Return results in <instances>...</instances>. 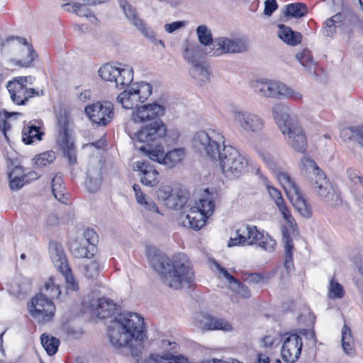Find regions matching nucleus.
<instances>
[{
	"label": "nucleus",
	"instance_id": "c85d7f7f",
	"mask_svg": "<svg viewBox=\"0 0 363 363\" xmlns=\"http://www.w3.org/2000/svg\"><path fill=\"white\" fill-rule=\"evenodd\" d=\"M216 268L223 274L225 279L228 281L230 289L237 293L240 296L247 298L250 296L251 293L247 286L242 284L238 279L234 278L228 272L219 264L216 263Z\"/></svg>",
	"mask_w": 363,
	"mask_h": 363
},
{
	"label": "nucleus",
	"instance_id": "6ab92c4d",
	"mask_svg": "<svg viewBox=\"0 0 363 363\" xmlns=\"http://www.w3.org/2000/svg\"><path fill=\"white\" fill-rule=\"evenodd\" d=\"M164 113V107L159 104L152 103L147 104L138 107L132 112L131 121L128 123L125 130L133 140L135 133H131L129 130V125L131 123H140L147 121L154 120ZM137 132H135L136 133Z\"/></svg>",
	"mask_w": 363,
	"mask_h": 363
},
{
	"label": "nucleus",
	"instance_id": "bb28decb",
	"mask_svg": "<svg viewBox=\"0 0 363 363\" xmlns=\"http://www.w3.org/2000/svg\"><path fill=\"white\" fill-rule=\"evenodd\" d=\"M206 48L204 49L196 43L186 41L182 52L184 60L190 65V66L203 61L202 53L206 54Z\"/></svg>",
	"mask_w": 363,
	"mask_h": 363
},
{
	"label": "nucleus",
	"instance_id": "0eeeda50",
	"mask_svg": "<svg viewBox=\"0 0 363 363\" xmlns=\"http://www.w3.org/2000/svg\"><path fill=\"white\" fill-rule=\"evenodd\" d=\"M1 54L5 64L28 67L38 57L33 46L23 38L11 35L1 41Z\"/></svg>",
	"mask_w": 363,
	"mask_h": 363
},
{
	"label": "nucleus",
	"instance_id": "f257e3e1",
	"mask_svg": "<svg viewBox=\"0 0 363 363\" xmlns=\"http://www.w3.org/2000/svg\"><path fill=\"white\" fill-rule=\"evenodd\" d=\"M224 143L225 137L216 130L199 131L193 140L196 150L205 152L212 160L218 159L222 173L226 177H239L247 171L248 160L238 150Z\"/></svg>",
	"mask_w": 363,
	"mask_h": 363
},
{
	"label": "nucleus",
	"instance_id": "7ed1b4c3",
	"mask_svg": "<svg viewBox=\"0 0 363 363\" xmlns=\"http://www.w3.org/2000/svg\"><path fill=\"white\" fill-rule=\"evenodd\" d=\"M146 255L150 265L160 275L166 286L179 289L189 288L194 284V272L184 255H178L172 261L155 247L148 246L146 248Z\"/></svg>",
	"mask_w": 363,
	"mask_h": 363
},
{
	"label": "nucleus",
	"instance_id": "de8ad7c7",
	"mask_svg": "<svg viewBox=\"0 0 363 363\" xmlns=\"http://www.w3.org/2000/svg\"><path fill=\"white\" fill-rule=\"evenodd\" d=\"M308 13V7L303 3H293L286 6L285 15L294 18H301Z\"/></svg>",
	"mask_w": 363,
	"mask_h": 363
},
{
	"label": "nucleus",
	"instance_id": "cd10ccee",
	"mask_svg": "<svg viewBox=\"0 0 363 363\" xmlns=\"http://www.w3.org/2000/svg\"><path fill=\"white\" fill-rule=\"evenodd\" d=\"M91 307L92 313L101 319L111 316L116 310V304L112 300L104 297L93 302Z\"/></svg>",
	"mask_w": 363,
	"mask_h": 363
},
{
	"label": "nucleus",
	"instance_id": "4d7b16f0",
	"mask_svg": "<svg viewBox=\"0 0 363 363\" xmlns=\"http://www.w3.org/2000/svg\"><path fill=\"white\" fill-rule=\"evenodd\" d=\"M337 27V25L334 24L330 20L327 19L323 28V35L329 38L333 37L336 32Z\"/></svg>",
	"mask_w": 363,
	"mask_h": 363
},
{
	"label": "nucleus",
	"instance_id": "a18cd8bd",
	"mask_svg": "<svg viewBox=\"0 0 363 363\" xmlns=\"http://www.w3.org/2000/svg\"><path fill=\"white\" fill-rule=\"evenodd\" d=\"M196 33L200 43L205 48L213 47V41L211 30L204 25L199 26L196 28Z\"/></svg>",
	"mask_w": 363,
	"mask_h": 363
},
{
	"label": "nucleus",
	"instance_id": "2f4dec72",
	"mask_svg": "<svg viewBox=\"0 0 363 363\" xmlns=\"http://www.w3.org/2000/svg\"><path fill=\"white\" fill-rule=\"evenodd\" d=\"M189 73L199 83L205 84L210 82L211 72L205 60L191 65Z\"/></svg>",
	"mask_w": 363,
	"mask_h": 363
},
{
	"label": "nucleus",
	"instance_id": "0e129e2a",
	"mask_svg": "<svg viewBox=\"0 0 363 363\" xmlns=\"http://www.w3.org/2000/svg\"><path fill=\"white\" fill-rule=\"evenodd\" d=\"M348 178L354 184H357L358 180L360 179V176L358 174L357 172L354 169H350L347 172Z\"/></svg>",
	"mask_w": 363,
	"mask_h": 363
},
{
	"label": "nucleus",
	"instance_id": "5fc2aeb1",
	"mask_svg": "<svg viewBox=\"0 0 363 363\" xmlns=\"http://www.w3.org/2000/svg\"><path fill=\"white\" fill-rule=\"evenodd\" d=\"M340 137L345 141L357 139V126L345 128L342 129L340 131Z\"/></svg>",
	"mask_w": 363,
	"mask_h": 363
},
{
	"label": "nucleus",
	"instance_id": "dca6fc26",
	"mask_svg": "<svg viewBox=\"0 0 363 363\" xmlns=\"http://www.w3.org/2000/svg\"><path fill=\"white\" fill-rule=\"evenodd\" d=\"M99 74L103 80L114 83L117 88L121 89L129 85L133 79V69L127 65L117 67L111 64H105L100 67Z\"/></svg>",
	"mask_w": 363,
	"mask_h": 363
},
{
	"label": "nucleus",
	"instance_id": "69168bd1",
	"mask_svg": "<svg viewBox=\"0 0 363 363\" xmlns=\"http://www.w3.org/2000/svg\"><path fill=\"white\" fill-rule=\"evenodd\" d=\"M11 128V125L6 119H1L0 118V130L4 132L5 136L6 137V130Z\"/></svg>",
	"mask_w": 363,
	"mask_h": 363
},
{
	"label": "nucleus",
	"instance_id": "c03bdc74",
	"mask_svg": "<svg viewBox=\"0 0 363 363\" xmlns=\"http://www.w3.org/2000/svg\"><path fill=\"white\" fill-rule=\"evenodd\" d=\"M41 344L48 355H53L57 351L60 340L48 334H43Z\"/></svg>",
	"mask_w": 363,
	"mask_h": 363
},
{
	"label": "nucleus",
	"instance_id": "3c124183",
	"mask_svg": "<svg viewBox=\"0 0 363 363\" xmlns=\"http://www.w3.org/2000/svg\"><path fill=\"white\" fill-rule=\"evenodd\" d=\"M133 89L140 96V99L143 103L151 95L152 91V86L150 84L145 82H141L133 86Z\"/></svg>",
	"mask_w": 363,
	"mask_h": 363
},
{
	"label": "nucleus",
	"instance_id": "a878e982",
	"mask_svg": "<svg viewBox=\"0 0 363 363\" xmlns=\"http://www.w3.org/2000/svg\"><path fill=\"white\" fill-rule=\"evenodd\" d=\"M250 245L256 244L265 251L272 252L277 245L275 240L259 231L256 226L250 225Z\"/></svg>",
	"mask_w": 363,
	"mask_h": 363
},
{
	"label": "nucleus",
	"instance_id": "8fccbe9b",
	"mask_svg": "<svg viewBox=\"0 0 363 363\" xmlns=\"http://www.w3.org/2000/svg\"><path fill=\"white\" fill-rule=\"evenodd\" d=\"M328 296L332 299H341L345 296V290L342 285L334 277H332L330 280Z\"/></svg>",
	"mask_w": 363,
	"mask_h": 363
},
{
	"label": "nucleus",
	"instance_id": "423d86ee",
	"mask_svg": "<svg viewBox=\"0 0 363 363\" xmlns=\"http://www.w3.org/2000/svg\"><path fill=\"white\" fill-rule=\"evenodd\" d=\"M272 112L286 143L295 151L305 152L308 147L306 135L297 121L291 117L289 107L277 103L272 106Z\"/></svg>",
	"mask_w": 363,
	"mask_h": 363
},
{
	"label": "nucleus",
	"instance_id": "b1692460",
	"mask_svg": "<svg viewBox=\"0 0 363 363\" xmlns=\"http://www.w3.org/2000/svg\"><path fill=\"white\" fill-rule=\"evenodd\" d=\"M120 5L122 7L126 18L147 38H155V32L138 16L135 9L125 1H121Z\"/></svg>",
	"mask_w": 363,
	"mask_h": 363
},
{
	"label": "nucleus",
	"instance_id": "f8f14e48",
	"mask_svg": "<svg viewBox=\"0 0 363 363\" xmlns=\"http://www.w3.org/2000/svg\"><path fill=\"white\" fill-rule=\"evenodd\" d=\"M72 123V121L69 113L65 112L58 115L56 125L57 142L62 149L69 163L74 164L77 162L76 150L73 142L70 141L69 134Z\"/></svg>",
	"mask_w": 363,
	"mask_h": 363
},
{
	"label": "nucleus",
	"instance_id": "603ef678",
	"mask_svg": "<svg viewBox=\"0 0 363 363\" xmlns=\"http://www.w3.org/2000/svg\"><path fill=\"white\" fill-rule=\"evenodd\" d=\"M72 11L74 12L77 16L86 17L89 19L91 23H96L97 18L95 16L89 11L88 7L84 4H74L72 6Z\"/></svg>",
	"mask_w": 363,
	"mask_h": 363
},
{
	"label": "nucleus",
	"instance_id": "4468645a",
	"mask_svg": "<svg viewBox=\"0 0 363 363\" xmlns=\"http://www.w3.org/2000/svg\"><path fill=\"white\" fill-rule=\"evenodd\" d=\"M31 79L32 77L30 76L18 77L8 82L6 88L14 104L17 105H25L29 98L44 94L43 90L39 91L26 86L27 82L31 81Z\"/></svg>",
	"mask_w": 363,
	"mask_h": 363
},
{
	"label": "nucleus",
	"instance_id": "473e14b6",
	"mask_svg": "<svg viewBox=\"0 0 363 363\" xmlns=\"http://www.w3.org/2000/svg\"><path fill=\"white\" fill-rule=\"evenodd\" d=\"M278 36L286 44L296 46L301 43L302 35L299 32L292 30V29L284 24L278 26Z\"/></svg>",
	"mask_w": 363,
	"mask_h": 363
},
{
	"label": "nucleus",
	"instance_id": "052dcab7",
	"mask_svg": "<svg viewBox=\"0 0 363 363\" xmlns=\"http://www.w3.org/2000/svg\"><path fill=\"white\" fill-rule=\"evenodd\" d=\"M278 8L276 0H266L264 2V13L271 16L273 12Z\"/></svg>",
	"mask_w": 363,
	"mask_h": 363
},
{
	"label": "nucleus",
	"instance_id": "bf43d9fd",
	"mask_svg": "<svg viewBox=\"0 0 363 363\" xmlns=\"http://www.w3.org/2000/svg\"><path fill=\"white\" fill-rule=\"evenodd\" d=\"M243 276L242 279L250 284H258L264 279V277L258 273H245Z\"/></svg>",
	"mask_w": 363,
	"mask_h": 363
},
{
	"label": "nucleus",
	"instance_id": "39448f33",
	"mask_svg": "<svg viewBox=\"0 0 363 363\" xmlns=\"http://www.w3.org/2000/svg\"><path fill=\"white\" fill-rule=\"evenodd\" d=\"M259 157L276 176L287 196L297 211L305 218L311 216V211L299 188L288 173L284 171V161L277 152L262 151Z\"/></svg>",
	"mask_w": 363,
	"mask_h": 363
},
{
	"label": "nucleus",
	"instance_id": "393cba45",
	"mask_svg": "<svg viewBox=\"0 0 363 363\" xmlns=\"http://www.w3.org/2000/svg\"><path fill=\"white\" fill-rule=\"evenodd\" d=\"M219 199V194L216 189H206L199 199V203L194 206L196 209L203 213L208 216H211L215 209V203Z\"/></svg>",
	"mask_w": 363,
	"mask_h": 363
},
{
	"label": "nucleus",
	"instance_id": "49530a36",
	"mask_svg": "<svg viewBox=\"0 0 363 363\" xmlns=\"http://www.w3.org/2000/svg\"><path fill=\"white\" fill-rule=\"evenodd\" d=\"M187 202V198L180 190H174L169 198L167 207L171 209H180Z\"/></svg>",
	"mask_w": 363,
	"mask_h": 363
},
{
	"label": "nucleus",
	"instance_id": "4be33fe9",
	"mask_svg": "<svg viewBox=\"0 0 363 363\" xmlns=\"http://www.w3.org/2000/svg\"><path fill=\"white\" fill-rule=\"evenodd\" d=\"M103 180V164L99 160L89 162L86 171L85 186L91 193L96 192L101 186Z\"/></svg>",
	"mask_w": 363,
	"mask_h": 363
},
{
	"label": "nucleus",
	"instance_id": "4c0bfd02",
	"mask_svg": "<svg viewBox=\"0 0 363 363\" xmlns=\"http://www.w3.org/2000/svg\"><path fill=\"white\" fill-rule=\"evenodd\" d=\"M137 202L150 211L160 213L159 208L156 203L151 199L146 196L142 191L140 186L135 184L133 186Z\"/></svg>",
	"mask_w": 363,
	"mask_h": 363
},
{
	"label": "nucleus",
	"instance_id": "e2e57ef3",
	"mask_svg": "<svg viewBox=\"0 0 363 363\" xmlns=\"http://www.w3.org/2000/svg\"><path fill=\"white\" fill-rule=\"evenodd\" d=\"M299 335L304 336L306 339L311 340L313 345H315L316 338L315 332L313 330L301 329L299 330Z\"/></svg>",
	"mask_w": 363,
	"mask_h": 363
},
{
	"label": "nucleus",
	"instance_id": "7c9ffc66",
	"mask_svg": "<svg viewBox=\"0 0 363 363\" xmlns=\"http://www.w3.org/2000/svg\"><path fill=\"white\" fill-rule=\"evenodd\" d=\"M94 246L91 244L90 239H83L81 240H75L70 243V250L74 257L77 258L88 259L93 257V253H90L91 248Z\"/></svg>",
	"mask_w": 363,
	"mask_h": 363
},
{
	"label": "nucleus",
	"instance_id": "a211bd4d",
	"mask_svg": "<svg viewBox=\"0 0 363 363\" xmlns=\"http://www.w3.org/2000/svg\"><path fill=\"white\" fill-rule=\"evenodd\" d=\"M85 113L98 126H106L114 117L113 104L108 101H97L85 107Z\"/></svg>",
	"mask_w": 363,
	"mask_h": 363
},
{
	"label": "nucleus",
	"instance_id": "ea45409f",
	"mask_svg": "<svg viewBox=\"0 0 363 363\" xmlns=\"http://www.w3.org/2000/svg\"><path fill=\"white\" fill-rule=\"evenodd\" d=\"M40 293H43L45 297L49 300L58 298L61 294L59 284L57 283L56 279L53 277H50L49 279L45 283L43 289Z\"/></svg>",
	"mask_w": 363,
	"mask_h": 363
},
{
	"label": "nucleus",
	"instance_id": "a19ab883",
	"mask_svg": "<svg viewBox=\"0 0 363 363\" xmlns=\"http://www.w3.org/2000/svg\"><path fill=\"white\" fill-rule=\"evenodd\" d=\"M303 169L308 174L309 182L313 178L323 175L324 172L317 166L315 162L307 156H303L301 160Z\"/></svg>",
	"mask_w": 363,
	"mask_h": 363
},
{
	"label": "nucleus",
	"instance_id": "37998d69",
	"mask_svg": "<svg viewBox=\"0 0 363 363\" xmlns=\"http://www.w3.org/2000/svg\"><path fill=\"white\" fill-rule=\"evenodd\" d=\"M52 191L55 197L59 201L65 203L67 201V196H66L65 191V189L62 184V179L61 175L56 174L52 181Z\"/></svg>",
	"mask_w": 363,
	"mask_h": 363
},
{
	"label": "nucleus",
	"instance_id": "412c9836",
	"mask_svg": "<svg viewBox=\"0 0 363 363\" xmlns=\"http://www.w3.org/2000/svg\"><path fill=\"white\" fill-rule=\"evenodd\" d=\"M194 325L202 330H221L230 331L231 324L223 318H214L206 313H199L194 316Z\"/></svg>",
	"mask_w": 363,
	"mask_h": 363
},
{
	"label": "nucleus",
	"instance_id": "ddd939ff",
	"mask_svg": "<svg viewBox=\"0 0 363 363\" xmlns=\"http://www.w3.org/2000/svg\"><path fill=\"white\" fill-rule=\"evenodd\" d=\"M28 307L31 317L40 324L52 321L55 314V304L52 301L45 297L43 293L36 294Z\"/></svg>",
	"mask_w": 363,
	"mask_h": 363
},
{
	"label": "nucleus",
	"instance_id": "680f3d73",
	"mask_svg": "<svg viewBox=\"0 0 363 363\" xmlns=\"http://www.w3.org/2000/svg\"><path fill=\"white\" fill-rule=\"evenodd\" d=\"M186 25L184 21H174L164 25L165 30L169 33H172L175 30L184 27Z\"/></svg>",
	"mask_w": 363,
	"mask_h": 363
},
{
	"label": "nucleus",
	"instance_id": "72a5a7b5",
	"mask_svg": "<svg viewBox=\"0 0 363 363\" xmlns=\"http://www.w3.org/2000/svg\"><path fill=\"white\" fill-rule=\"evenodd\" d=\"M82 274L87 278L93 279L96 278L101 270L103 269V264L96 259H86L80 265Z\"/></svg>",
	"mask_w": 363,
	"mask_h": 363
},
{
	"label": "nucleus",
	"instance_id": "338daca9",
	"mask_svg": "<svg viewBox=\"0 0 363 363\" xmlns=\"http://www.w3.org/2000/svg\"><path fill=\"white\" fill-rule=\"evenodd\" d=\"M257 363H269V358L266 354H259Z\"/></svg>",
	"mask_w": 363,
	"mask_h": 363
},
{
	"label": "nucleus",
	"instance_id": "e433bc0d",
	"mask_svg": "<svg viewBox=\"0 0 363 363\" xmlns=\"http://www.w3.org/2000/svg\"><path fill=\"white\" fill-rule=\"evenodd\" d=\"M250 225H242L235 231V236L231 237L228 246L237 245H250Z\"/></svg>",
	"mask_w": 363,
	"mask_h": 363
},
{
	"label": "nucleus",
	"instance_id": "58836bf2",
	"mask_svg": "<svg viewBox=\"0 0 363 363\" xmlns=\"http://www.w3.org/2000/svg\"><path fill=\"white\" fill-rule=\"evenodd\" d=\"M342 347L347 355L354 356L355 354L354 340L350 328L345 325L342 328Z\"/></svg>",
	"mask_w": 363,
	"mask_h": 363
},
{
	"label": "nucleus",
	"instance_id": "f3484780",
	"mask_svg": "<svg viewBox=\"0 0 363 363\" xmlns=\"http://www.w3.org/2000/svg\"><path fill=\"white\" fill-rule=\"evenodd\" d=\"M50 259L57 269L65 279L66 289L67 291H75L79 289L78 284L72 274L68 262L61 246L52 244L50 246Z\"/></svg>",
	"mask_w": 363,
	"mask_h": 363
},
{
	"label": "nucleus",
	"instance_id": "f704fd0d",
	"mask_svg": "<svg viewBox=\"0 0 363 363\" xmlns=\"http://www.w3.org/2000/svg\"><path fill=\"white\" fill-rule=\"evenodd\" d=\"M208 217L209 216L193 207L186 215L184 223L188 224L194 230H199L205 225L206 220Z\"/></svg>",
	"mask_w": 363,
	"mask_h": 363
},
{
	"label": "nucleus",
	"instance_id": "09e8293b",
	"mask_svg": "<svg viewBox=\"0 0 363 363\" xmlns=\"http://www.w3.org/2000/svg\"><path fill=\"white\" fill-rule=\"evenodd\" d=\"M43 134L44 133L40 132L37 126L30 125L23 129L22 140L26 144L29 145L31 144L35 139L41 140Z\"/></svg>",
	"mask_w": 363,
	"mask_h": 363
},
{
	"label": "nucleus",
	"instance_id": "c9c22d12",
	"mask_svg": "<svg viewBox=\"0 0 363 363\" xmlns=\"http://www.w3.org/2000/svg\"><path fill=\"white\" fill-rule=\"evenodd\" d=\"M296 60L310 74H315L316 62L313 60L311 51L306 48L296 55Z\"/></svg>",
	"mask_w": 363,
	"mask_h": 363
},
{
	"label": "nucleus",
	"instance_id": "79ce46f5",
	"mask_svg": "<svg viewBox=\"0 0 363 363\" xmlns=\"http://www.w3.org/2000/svg\"><path fill=\"white\" fill-rule=\"evenodd\" d=\"M9 185L12 190H18L24 185L25 174L21 167L16 166L9 174Z\"/></svg>",
	"mask_w": 363,
	"mask_h": 363
},
{
	"label": "nucleus",
	"instance_id": "864d4df0",
	"mask_svg": "<svg viewBox=\"0 0 363 363\" xmlns=\"http://www.w3.org/2000/svg\"><path fill=\"white\" fill-rule=\"evenodd\" d=\"M55 153L53 151L43 152L35 157V164L38 167H45L54 161Z\"/></svg>",
	"mask_w": 363,
	"mask_h": 363
},
{
	"label": "nucleus",
	"instance_id": "774afa93",
	"mask_svg": "<svg viewBox=\"0 0 363 363\" xmlns=\"http://www.w3.org/2000/svg\"><path fill=\"white\" fill-rule=\"evenodd\" d=\"M357 139L361 140L359 143L363 146V125L360 126H357Z\"/></svg>",
	"mask_w": 363,
	"mask_h": 363
},
{
	"label": "nucleus",
	"instance_id": "aec40b11",
	"mask_svg": "<svg viewBox=\"0 0 363 363\" xmlns=\"http://www.w3.org/2000/svg\"><path fill=\"white\" fill-rule=\"evenodd\" d=\"M302 339L299 335L292 333L284 339L281 347V357L286 362L293 363L297 361L301 353Z\"/></svg>",
	"mask_w": 363,
	"mask_h": 363
},
{
	"label": "nucleus",
	"instance_id": "9b49d317",
	"mask_svg": "<svg viewBox=\"0 0 363 363\" xmlns=\"http://www.w3.org/2000/svg\"><path fill=\"white\" fill-rule=\"evenodd\" d=\"M277 207L286 222V225L282 226L281 230L282 240L284 243V267L289 273L294 269L293 252L294 247L291 235L296 237L298 235V227L285 203Z\"/></svg>",
	"mask_w": 363,
	"mask_h": 363
},
{
	"label": "nucleus",
	"instance_id": "6e6552de",
	"mask_svg": "<svg viewBox=\"0 0 363 363\" xmlns=\"http://www.w3.org/2000/svg\"><path fill=\"white\" fill-rule=\"evenodd\" d=\"M250 87L258 96L264 99H291L301 101L302 94L284 83L268 79H259L250 82Z\"/></svg>",
	"mask_w": 363,
	"mask_h": 363
},
{
	"label": "nucleus",
	"instance_id": "5701e85b",
	"mask_svg": "<svg viewBox=\"0 0 363 363\" xmlns=\"http://www.w3.org/2000/svg\"><path fill=\"white\" fill-rule=\"evenodd\" d=\"M133 169L140 172V182L143 184L153 187L159 183V172L148 161L135 162Z\"/></svg>",
	"mask_w": 363,
	"mask_h": 363
},
{
	"label": "nucleus",
	"instance_id": "1a4fd4ad",
	"mask_svg": "<svg viewBox=\"0 0 363 363\" xmlns=\"http://www.w3.org/2000/svg\"><path fill=\"white\" fill-rule=\"evenodd\" d=\"M229 113L237 128L245 134L259 135L264 128V119L253 111L233 108Z\"/></svg>",
	"mask_w": 363,
	"mask_h": 363
},
{
	"label": "nucleus",
	"instance_id": "2eb2a0df",
	"mask_svg": "<svg viewBox=\"0 0 363 363\" xmlns=\"http://www.w3.org/2000/svg\"><path fill=\"white\" fill-rule=\"evenodd\" d=\"M310 185L313 192L326 205L335 207L341 203L339 192L333 187L325 174L313 178Z\"/></svg>",
	"mask_w": 363,
	"mask_h": 363
},
{
	"label": "nucleus",
	"instance_id": "9d476101",
	"mask_svg": "<svg viewBox=\"0 0 363 363\" xmlns=\"http://www.w3.org/2000/svg\"><path fill=\"white\" fill-rule=\"evenodd\" d=\"M250 47L249 40L245 37L220 36L216 38L213 47L206 48V55L219 57L225 54H238L247 52Z\"/></svg>",
	"mask_w": 363,
	"mask_h": 363
},
{
	"label": "nucleus",
	"instance_id": "c756f323",
	"mask_svg": "<svg viewBox=\"0 0 363 363\" xmlns=\"http://www.w3.org/2000/svg\"><path fill=\"white\" fill-rule=\"evenodd\" d=\"M117 102L121 104L122 107L125 109H137L142 101L140 96L137 95L133 86L128 88L121 92L116 98Z\"/></svg>",
	"mask_w": 363,
	"mask_h": 363
},
{
	"label": "nucleus",
	"instance_id": "f03ea898",
	"mask_svg": "<svg viewBox=\"0 0 363 363\" xmlns=\"http://www.w3.org/2000/svg\"><path fill=\"white\" fill-rule=\"evenodd\" d=\"M166 132V125L161 121H156L141 128L132 138L135 147L151 160L173 168L183 161L186 152L184 148H175L164 154V147L158 141L165 136Z\"/></svg>",
	"mask_w": 363,
	"mask_h": 363
},
{
	"label": "nucleus",
	"instance_id": "20e7f679",
	"mask_svg": "<svg viewBox=\"0 0 363 363\" xmlns=\"http://www.w3.org/2000/svg\"><path fill=\"white\" fill-rule=\"evenodd\" d=\"M108 335L115 347L129 345L133 340L141 345L146 336L143 318L136 313H121L111 320L108 326Z\"/></svg>",
	"mask_w": 363,
	"mask_h": 363
},
{
	"label": "nucleus",
	"instance_id": "13d9d810",
	"mask_svg": "<svg viewBox=\"0 0 363 363\" xmlns=\"http://www.w3.org/2000/svg\"><path fill=\"white\" fill-rule=\"evenodd\" d=\"M268 191L270 196L273 199L277 206H279L285 203L284 201V199L281 194V192L278 191L277 189L268 186Z\"/></svg>",
	"mask_w": 363,
	"mask_h": 363
},
{
	"label": "nucleus",
	"instance_id": "6e6d98bb",
	"mask_svg": "<svg viewBox=\"0 0 363 363\" xmlns=\"http://www.w3.org/2000/svg\"><path fill=\"white\" fill-rule=\"evenodd\" d=\"M173 191L171 186H163L157 191V196L160 199L165 201V205L167 206L169 198L171 196Z\"/></svg>",
	"mask_w": 363,
	"mask_h": 363
}]
</instances>
